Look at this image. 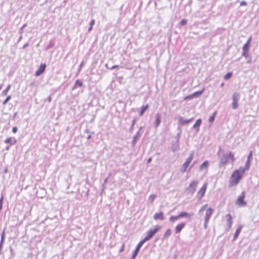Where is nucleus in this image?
Wrapping results in <instances>:
<instances>
[{
  "label": "nucleus",
  "mask_w": 259,
  "mask_h": 259,
  "mask_svg": "<svg viewBox=\"0 0 259 259\" xmlns=\"http://www.w3.org/2000/svg\"><path fill=\"white\" fill-rule=\"evenodd\" d=\"M189 164H187V165H186V163H184L183 165V167L182 168V169H181V171L182 172H185L187 170V168H188V167L189 166Z\"/></svg>",
  "instance_id": "obj_42"
},
{
  "label": "nucleus",
  "mask_w": 259,
  "mask_h": 259,
  "mask_svg": "<svg viewBox=\"0 0 259 259\" xmlns=\"http://www.w3.org/2000/svg\"><path fill=\"white\" fill-rule=\"evenodd\" d=\"M5 230L4 229L1 235L0 243L3 244L5 241Z\"/></svg>",
  "instance_id": "obj_38"
},
{
  "label": "nucleus",
  "mask_w": 259,
  "mask_h": 259,
  "mask_svg": "<svg viewBox=\"0 0 259 259\" xmlns=\"http://www.w3.org/2000/svg\"><path fill=\"white\" fill-rule=\"evenodd\" d=\"M22 38V35H21L20 36V37H19V39H18V42H19L21 40Z\"/></svg>",
  "instance_id": "obj_64"
},
{
  "label": "nucleus",
  "mask_w": 259,
  "mask_h": 259,
  "mask_svg": "<svg viewBox=\"0 0 259 259\" xmlns=\"http://www.w3.org/2000/svg\"><path fill=\"white\" fill-rule=\"evenodd\" d=\"M251 162V161H250L246 160L244 167V168L241 167L240 169L241 170L242 174H244L245 171L249 170V169L250 168Z\"/></svg>",
  "instance_id": "obj_21"
},
{
  "label": "nucleus",
  "mask_w": 259,
  "mask_h": 259,
  "mask_svg": "<svg viewBox=\"0 0 259 259\" xmlns=\"http://www.w3.org/2000/svg\"><path fill=\"white\" fill-rule=\"evenodd\" d=\"M46 67L47 65L46 64L41 63L38 70L35 71V75L36 76H39L41 75L45 71Z\"/></svg>",
  "instance_id": "obj_8"
},
{
  "label": "nucleus",
  "mask_w": 259,
  "mask_h": 259,
  "mask_svg": "<svg viewBox=\"0 0 259 259\" xmlns=\"http://www.w3.org/2000/svg\"><path fill=\"white\" fill-rule=\"evenodd\" d=\"M229 163L227 159L226 154L223 155V156L221 158L220 162V166L222 167Z\"/></svg>",
  "instance_id": "obj_19"
},
{
  "label": "nucleus",
  "mask_w": 259,
  "mask_h": 259,
  "mask_svg": "<svg viewBox=\"0 0 259 259\" xmlns=\"http://www.w3.org/2000/svg\"><path fill=\"white\" fill-rule=\"evenodd\" d=\"M241 169H236L232 173L230 180V184L231 186L237 185L242 179V175Z\"/></svg>",
  "instance_id": "obj_1"
},
{
  "label": "nucleus",
  "mask_w": 259,
  "mask_h": 259,
  "mask_svg": "<svg viewBox=\"0 0 259 259\" xmlns=\"http://www.w3.org/2000/svg\"><path fill=\"white\" fill-rule=\"evenodd\" d=\"M181 136V132H178V133L177 134L176 136L175 137L176 141L180 142V139Z\"/></svg>",
  "instance_id": "obj_44"
},
{
  "label": "nucleus",
  "mask_w": 259,
  "mask_h": 259,
  "mask_svg": "<svg viewBox=\"0 0 259 259\" xmlns=\"http://www.w3.org/2000/svg\"><path fill=\"white\" fill-rule=\"evenodd\" d=\"M252 159V151H251L249 152V154H248V155L247 156V160H249V161H251Z\"/></svg>",
  "instance_id": "obj_43"
},
{
  "label": "nucleus",
  "mask_w": 259,
  "mask_h": 259,
  "mask_svg": "<svg viewBox=\"0 0 259 259\" xmlns=\"http://www.w3.org/2000/svg\"><path fill=\"white\" fill-rule=\"evenodd\" d=\"M226 156L228 162L233 163L236 159L234 156V154L232 152H230L228 154H226Z\"/></svg>",
  "instance_id": "obj_16"
},
{
  "label": "nucleus",
  "mask_w": 259,
  "mask_h": 259,
  "mask_svg": "<svg viewBox=\"0 0 259 259\" xmlns=\"http://www.w3.org/2000/svg\"><path fill=\"white\" fill-rule=\"evenodd\" d=\"M93 29V27H91V26H90L89 28H88V32H90Z\"/></svg>",
  "instance_id": "obj_63"
},
{
  "label": "nucleus",
  "mask_w": 259,
  "mask_h": 259,
  "mask_svg": "<svg viewBox=\"0 0 259 259\" xmlns=\"http://www.w3.org/2000/svg\"><path fill=\"white\" fill-rule=\"evenodd\" d=\"M226 218H227L226 224L228 226V228L226 230V231H228L231 228L232 225V216L230 214H227L226 215Z\"/></svg>",
  "instance_id": "obj_13"
},
{
  "label": "nucleus",
  "mask_w": 259,
  "mask_h": 259,
  "mask_svg": "<svg viewBox=\"0 0 259 259\" xmlns=\"http://www.w3.org/2000/svg\"><path fill=\"white\" fill-rule=\"evenodd\" d=\"M250 47V45H248V43H245L243 45V48H242L243 51L242 53V55H245V53H248Z\"/></svg>",
  "instance_id": "obj_22"
},
{
  "label": "nucleus",
  "mask_w": 259,
  "mask_h": 259,
  "mask_svg": "<svg viewBox=\"0 0 259 259\" xmlns=\"http://www.w3.org/2000/svg\"><path fill=\"white\" fill-rule=\"evenodd\" d=\"M213 212V209L211 207L208 208L206 210L205 216L204 218V220H205V222H208L212 213Z\"/></svg>",
  "instance_id": "obj_14"
},
{
  "label": "nucleus",
  "mask_w": 259,
  "mask_h": 259,
  "mask_svg": "<svg viewBox=\"0 0 259 259\" xmlns=\"http://www.w3.org/2000/svg\"><path fill=\"white\" fill-rule=\"evenodd\" d=\"M46 101H48L49 103H50L52 101V98L51 96H49L46 100Z\"/></svg>",
  "instance_id": "obj_54"
},
{
  "label": "nucleus",
  "mask_w": 259,
  "mask_h": 259,
  "mask_svg": "<svg viewBox=\"0 0 259 259\" xmlns=\"http://www.w3.org/2000/svg\"><path fill=\"white\" fill-rule=\"evenodd\" d=\"M92 138V135L90 134L88 135V136L87 137V140H90Z\"/></svg>",
  "instance_id": "obj_61"
},
{
  "label": "nucleus",
  "mask_w": 259,
  "mask_h": 259,
  "mask_svg": "<svg viewBox=\"0 0 259 259\" xmlns=\"http://www.w3.org/2000/svg\"><path fill=\"white\" fill-rule=\"evenodd\" d=\"M247 3L245 1H242L240 3V6H246Z\"/></svg>",
  "instance_id": "obj_53"
},
{
  "label": "nucleus",
  "mask_w": 259,
  "mask_h": 259,
  "mask_svg": "<svg viewBox=\"0 0 259 259\" xmlns=\"http://www.w3.org/2000/svg\"><path fill=\"white\" fill-rule=\"evenodd\" d=\"M140 137H141V134H139V132H137L136 135L135 136H134L133 139L131 142V144H132L133 147H134L136 145L138 139Z\"/></svg>",
  "instance_id": "obj_18"
},
{
  "label": "nucleus",
  "mask_w": 259,
  "mask_h": 259,
  "mask_svg": "<svg viewBox=\"0 0 259 259\" xmlns=\"http://www.w3.org/2000/svg\"><path fill=\"white\" fill-rule=\"evenodd\" d=\"M240 99V95L238 93H234L232 95L233 102L232 107L233 109H236L238 108V102Z\"/></svg>",
  "instance_id": "obj_4"
},
{
  "label": "nucleus",
  "mask_w": 259,
  "mask_h": 259,
  "mask_svg": "<svg viewBox=\"0 0 259 259\" xmlns=\"http://www.w3.org/2000/svg\"><path fill=\"white\" fill-rule=\"evenodd\" d=\"M28 46V44L26 43V44H24V46H23V49H24Z\"/></svg>",
  "instance_id": "obj_59"
},
{
  "label": "nucleus",
  "mask_w": 259,
  "mask_h": 259,
  "mask_svg": "<svg viewBox=\"0 0 259 259\" xmlns=\"http://www.w3.org/2000/svg\"><path fill=\"white\" fill-rule=\"evenodd\" d=\"M186 224L184 222H182L180 224L177 225L175 228V232L176 234L180 233L182 229L185 227Z\"/></svg>",
  "instance_id": "obj_11"
},
{
  "label": "nucleus",
  "mask_w": 259,
  "mask_h": 259,
  "mask_svg": "<svg viewBox=\"0 0 259 259\" xmlns=\"http://www.w3.org/2000/svg\"><path fill=\"white\" fill-rule=\"evenodd\" d=\"M82 85L83 84L82 81L79 79H77L75 81L74 85L72 87V90H74L77 88V87H81L82 86Z\"/></svg>",
  "instance_id": "obj_25"
},
{
  "label": "nucleus",
  "mask_w": 259,
  "mask_h": 259,
  "mask_svg": "<svg viewBox=\"0 0 259 259\" xmlns=\"http://www.w3.org/2000/svg\"><path fill=\"white\" fill-rule=\"evenodd\" d=\"M171 231L170 229H167L164 234L162 239H167L171 235Z\"/></svg>",
  "instance_id": "obj_31"
},
{
  "label": "nucleus",
  "mask_w": 259,
  "mask_h": 259,
  "mask_svg": "<svg viewBox=\"0 0 259 259\" xmlns=\"http://www.w3.org/2000/svg\"><path fill=\"white\" fill-rule=\"evenodd\" d=\"M179 219V215H177V216H171L170 218H169V221L170 222H175L176 220H177Z\"/></svg>",
  "instance_id": "obj_39"
},
{
  "label": "nucleus",
  "mask_w": 259,
  "mask_h": 259,
  "mask_svg": "<svg viewBox=\"0 0 259 259\" xmlns=\"http://www.w3.org/2000/svg\"><path fill=\"white\" fill-rule=\"evenodd\" d=\"M202 123V120L201 118L198 119L195 123L193 124L192 128L194 129L197 132L199 131V127Z\"/></svg>",
  "instance_id": "obj_12"
},
{
  "label": "nucleus",
  "mask_w": 259,
  "mask_h": 259,
  "mask_svg": "<svg viewBox=\"0 0 259 259\" xmlns=\"http://www.w3.org/2000/svg\"><path fill=\"white\" fill-rule=\"evenodd\" d=\"M180 149L179 142L176 141L172 143L171 150L172 152H175Z\"/></svg>",
  "instance_id": "obj_20"
},
{
  "label": "nucleus",
  "mask_w": 259,
  "mask_h": 259,
  "mask_svg": "<svg viewBox=\"0 0 259 259\" xmlns=\"http://www.w3.org/2000/svg\"><path fill=\"white\" fill-rule=\"evenodd\" d=\"M26 25H26V24H24V25H23L21 27V28L20 29V30H19V32L20 33V34H22V32H23V31H22L23 29H24V28L26 26Z\"/></svg>",
  "instance_id": "obj_47"
},
{
  "label": "nucleus",
  "mask_w": 259,
  "mask_h": 259,
  "mask_svg": "<svg viewBox=\"0 0 259 259\" xmlns=\"http://www.w3.org/2000/svg\"><path fill=\"white\" fill-rule=\"evenodd\" d=\"M197 184V181H193L190 184L188 188V190L190 193L193 194L195 192Z\"/></svg>",
  "instance_id": "obj_7"
},
{
  "label": "nucleus",
  "mask_w": 259,
  "mask_h": 259,
  "mask_svg": "<svg viewBox=\"0 0 259 259\" xmlns=\"http://www.w3.org/2000/svg\"><path fill=\"white\" fill-rule=\"evenodd\" d=\"M161 226L159 225L155 226V228L153 229L148 230L147 232L146 236L142 239L144 242H147L150 240L154 235L161 229Z\"/></svg>",
  "instance_id": "obj_2"
},
{
  "label": "nucleus",
  "mask_w": 259,
  "mask_h": 259,
  "mask_svg": "<svg viewBox=\"0 0 259 259\" xmlns=\"http://www.w3.org/2000/svg\"><path fill=\"white\" fill-rule=\"evenodd\" d=\"M152 160V157H150L147 160V163H150Z\"/></svg>",
  "instance_id": "obj_62"
},
{
  "label": "nucleus",
  "mask_w": 259,
  "mask_h": 259,
  "mask_svg": "<svg viewBox=\"0 0 259 259\" xmlns=\"http://www.w3.org/2000/svg\"><path fill=\"white\" fill-rule=\"evenodd\" d=\"M136 121H137V118L136 117H135L134 118L133 120H132V125H131L130 128H129L130 132H132L133 131L134 128V126L136 122Z\"/></svg>",
  "instance_id": "obj_33"
},
{
  "label": "nucleus",
  "mask_w": 259,
  "mask_h": 259,
  "mask_svg": "<svg viewBox=\"0 0 259 259\" xmlns=\"http://www.w3.org/2000/svg\"><path fill=\"white\" fill-rule=\"evenodd\" d=\"M251 37L250 36L247 40V41H246V43H248V45H250V42H251Z\"/></svg>",
  "instance_id": "obj_55"
},
{
  "label": "nucleus",
  "mask_w": 259,
  "mask_h": 259,
  "mask_svg": "<svg viewBox=\"0 0 259 259\" xmlns=\"http://www.w3.org/2000/svg\"><path fill=\"white\" fill-rule=\"evenodd\" d=\"M11 84H9L7 86V87L6 88V89L5 90H4L2 92L1 96H6L7 95L8 92H9V91L11 89Z\"/></svg>",
  "instance_id": "obj_34"
},
{
  "label": "nucleus",
  "mask_w": 259,
  "mask_h": 259,
  "mask_svg": "<svg viewBox=\"0 0 259 259\" xmlns=\"http://www.w3.org/2000/svg\"><path fill=\"white\" fill-rule=\"evenodd\" d=\"M156 197V195L155 194H151L149 197V200L152 203Z\"/></svg>",
  "instance_id": "obj_40"
},
{
  "label": "nucleus",
  "mask_w": 259,
  "mask_h": 259,
  "mask_svg": "<svg viewBox=\"0 0 259 259\" xmlns=\"http://www.w3.org/2000/svg\"><path fill=\"white\" fill-rule=\"evenodd\" d=\"M55 46V42L53 40H50L48 45L46 47L45 51H48Z\"/></svg>",
  "instance_id": "obj_30"
},
{
  "label": "nucleus",
  "mask_w": 259,
  "mask_h": 259,
  "mask_svg": "<svg viewBox=\"0 0 259 259\" xmlns=\"http://www.w3.org/2000/svg\"><path fill=\"white\" fill-rule=\"evenodd\" d=\"M8 167H5V168L4 169V172L5 173H7V172H8Z\"/></svg>",
  "instance_id": "obj_60"
},
{
  "label": "nucleus",
  "mask_w": 259,
  "mask_h": 259,
  "mask_svg": "<svg viewBox=\"0 0 259 259\" xmlns=\"http://www.w3.org/2000/svg\"><path fill=\"white\" fill-rule=\"evenodd\" d=\"M95 20L94 19H92L90 22V25L91 26V27H93V25L95 24Z\"/></svg>",
  "instance_id": "obj_48"
},
{
  "label": "nucleus",
  "mask_w": 259,
  "mask_h": 259,
  "mask_svg": "<svg viewBox=\"0 0 259 259\" xmlns=\"http://www.w3.org/2000/svg\"><path fill=\"white\" fill-rule=\"evenodd\" d=\"M187 23V20L185 19H182L180 22V24L182 26H184L185 25H186Z\"/></svg>",
  "instance_id": "obj_45"
},
{
  "label": "nucleus",
  "mask_w": 259,
  "mask_h": 259,
  "mask_svg": "<svg viewBox=\"0 0 259 259\" xmlns=\"http://www.w3.org/2000/svg\"><path fill=\"white\" fill-rule=\"evenodd\" d=\"M245 197V191H243L242 192L241 194L239 196L236 201V204L239 206H245L246 205L247 203L244 201V198Z\"/></svg>",
  "instance_id": "obj_3"
},
{
  "label": "nucleus",
  "mask_w": 259,
  "mask_h": 259,
  "mask_svg": "<svg viewBox=\"0 0 259 259\" xmlns=\"http://www.w3.org/2000/svg\"><path fill=\"white\" fill-rule=\"evenodd\" d=\"M124 249V245L122 244L120 250H119V252H121L123 251Z\"/></svg>",
  "instance_id": "obj_52"
},
{
  "label": "nucleus",
  "mask_w": 259,
  "mask_h": 259,
  "mask_svg": "<svg viewBox=\"0 0 259 259\" xmlns=\"http://www.w3.org/2000/svg\"><path fill=\"white\" fill-rule=\"evenodd\" d=\"M207 223H208V222H205V220H204V228L205 229H206L207 227Z\"/></svg>",
  "instance_id": "obj_56"
},
{
  "label": "nucleus",
  "mask_w": 259,
  "mask_h": 259,
  "mask_svg": "<svg viewBox=\"0 0 259 259\" xmlns=\"http://www.w3.org/2000/svg\"><path fill=\"white\" fill-rule=\"evenodd\" d=\"M5 143L9 144L10 146H12L17 143V140L15 138L9 137L5 140Z\"/></svg>",
  "instance_id": "obj_15"
},
{
  "label": "nucleus",
  "mask_w": 259,
  "mask_h": 259,
  "mask_svg": "<svg viewBox=\"0 0 259 259\" xmlns=\"http://www.w3.org/2000/svg\"><path fill=\"white\" fill-rule=\"evenodd\" d=\"M242 56L244 57L246 59V63L247 64H250L252 62V58L250 55L248 54V53H245V55H242Z\"/></svg>",
  "instance_id": "obj_27"
},
{
  "label": "nucleus",
  "mask_w": 259,
  "mask_h": 259,
  "mask_svg": "<svg viewBox=\"0 0 259 259\" xmlns=\"http://www.w3.org/2000/svg\"><path fill=\"white\" fill-rule=\"evenodd\" d=\"M232 75H233L232 72H229L224 76V79L225 80H228V79H229L230 78H231Z\"/></svg>",
  "instance_id": "obj_36"
},
{
  "label": "nucleus",
  "mask_w": 259,
  "mask_h": 259,
  "mask_svg": "<svg viewBox=\"0 0 259 259\" xmlns=\"http://www.w3.org/2000/svg\"><path fill=\"white\" fill-rule=\"evenodd\" d=\"M18 131V128L16 126H14L12 128V132L14 133H17Z\"/></svg>",
  "instance_id": "obj_49"
},
{
  "label": "nucleus",
  "mask_w": 259,
  "mask_h": 259,
  "mask_svg": "<svg viewBox=\"0 0 259 259\" xmlns=\"http://www.w3.org/2000/svg\"><path fill=\"white\" fill-rule=\"evenodd\" d=\"M206 206H207V204H205V205L202 206L201 207V208H200V209L199 210V211H201L204 210L205 209Z\"/></svg>",
  "instance_id": "obj_51"
},
{
  "label": "nucleus",
  "mask_w": 259,
  "mask_h": 259,
  "mask_svg": "<svg viewBox=\"0 0 259 259\" xmlns=\"http://www.w3.org/2000/svg\"><path fill=\"white\" fill-rule=\"evenodd\" d=\"M153 219L155 220H163L164 218L163 211H161L159 212L155 213L153 216Z\"/></svg>",
  "instance_id": "obj_17"
},
{
  "label": "nucleus",
  "mask_w": 259,
  "mask_h": 259,
  "mask_svg": "<svg viewBox=\"0 0 259 259\" xmlns=\"http://www.w3.org/2000/svg\"><path fill=\"white\" fill-rule=\"evenodd\" d=\"M204 91V89H203L201 90H200V91H198L193 93V97L195 98L199 97L202 95V94L203 93Z\"/></svg>",
  "instance_id": "obj_29"
},
{
  "label": "nucleus",
  "mask_w": 259,
  "mask_h": 259,
  "mask_svg": "<svg viewBox=\"0 0 259 259\" xmlns=\"http://www.w3.org/2000/svg\"><path fill=\"white\" fill-rule=\"evenodd\" d=\"M207 188V184L205 183L197 192V197L199 200H200L204 195Z\"/></svg>",
  "instance_id": "obj_6"
},
{
  "label": "nucleus",
  "mask_w": 259,
  "mask_h": 259,
  "mask_svg": "<svg viewBox=\"0 0 259 259\" xmlns=\"http://www.w3.org/2000/svg\"><path fill=\"white\" fill-rule=\"evenodd\" d=\"M193 98H195L193 97V94H191V95H188V96H186V97L184 98V99H185V100H191V99H193Z\"/></svg>",
  "instance_id": "obj_46"
},
{
  "label": "nucleus",
  "mask_w": 259,
  "mask_h": 259,
  "mask_svg": "<svg viewBox=\"0 0 259 259\" xmlns=\"http://www.w3.org/2000/svg\"><path fill=\"white\" fill-rule=\"evenodd\" d=\"M10 252L11 254V255L12 256V257L15 255V254L13 252V249L12 248H10Z\"/></svg>",
  "instance_id": "obj_57"
},
{
  "label": "nucleus",
  "mask_w": 259,
  "mask_h": 259,
  "mask_svg": "<svg viewBox=\"0 0 259 259\" xmlns=\"http://www.w3.org/2000/svg\"><path fill=\"white\" fill-rule=\"evenodd\" d=\"M178 215H179V219L182 218H187L190 219L191 216V214H189L188 212H185V211H182Z\"/></svg>",
  "instance_id": "obj_24"
},
{
  "label": "nucleus",
  "mask_w": 259,
  "mask_h": 259,
  "mask_svg": "<svg viewBox=\"0 0 259 259\" xmlns=\"http://www.w3.org/2000/svg\"><path fill=\"white\" fill-rule=\"evenodd\" d=\"M217 114V111H215L213 113L212 115L209 117L208 121L210 123H212L214 121Z\"/></svg>",
  "instance_id": "obj_32"
},
{
  "label": "nucleus",
  "mask_w": 259,
  "mask_h": 259,
  "mask_svg": "<svg viewBox=\"0 0 259 259\" xmlns=\"http://www.w3.org/2000/svg\"><path fill=\"white\" fill-rule=\"evenodd\" d=\"M193 158V153H192L190 156H189V157L187 159V160H186V161L184 162V163H186V165H187V164H190V163H191V162L192 161V159Z\"/></svg>",
  "instance_id": "obj_35"
},
{
  "label": "nucleus",
  "mask_w": 259,
  "mask_h": 259,
  "mask_svg": "<svg viewBox=\"0 0 259 259\" xmlns=\"http://www.w3.org/2000/svg\"><path fill=\"white\" fill-rule=\"evenodd\" d=\"M241 229H242L241 226H239L236 230L235 233L233 236L234 240H236L237 238V237H238V235L241 231Z\"/></svg>",
  "instance_id": "obj_28"
},
{
  "label": "nucleus",
  "mask_w": 259,
  "mask_h": 259,
  "mask_svg": "<svg viewBox=\"0 0 259 259\" xmlns=\"http://www.w3.org/2000/svg\"><path fill=\"white\" fill-rule=\"evenodd\" d=\"M11 96H8L7 97V98H6V99L3 101V105H5L9 101V100L11 99Z\"/></svg>",
  "instance_id": "obj_41"
},
{
  "label": "nucleus",
  "mask_w": 259,
  "mask_h": 259,
  "mask_svg": "<svg viewBox=\"0 0 259 259\" xmlns=\"http://www.w3.org/2000/svg\"><path fill=\"white\" fill-rule=\"evenodd\" d=\"M5 230L4 229L1 235L0 243L3 244L5 241Z\"/></svg>",
  "instance_id": "obj_37"
},
{
  "label": "nucleus",
  "mask_w": 259,
  "mask_h": 259,
  "mask_svg": "<svg viewBox=\"0 0 259 259\" xmlns=\"http://www.w3.org/2000/svg\"><path fill=\"white\" fill-rule=\"evenodd\" d=\"M118 67H119L118 65H114V66H112L111 67H110V70H113V69H114L115 68H117Z\"/></svg>",
  "instance_id": "obj_50"
},
{
  "label": "nucleus",
  "mask_w": 259,
  "mask_h": 259,
  "mask_svg": "<svg viewBox=\"0 0 259 259\" xmlns=\"http://www.w3.org/2000/svg\"><path fill=\"white\" fill-rule=\"evenodd\" d=\"M83 64H84V62L83 61H82L79 66V70H80L82 68V67L83 66Z\"/></svg>",
  "instance_id": "obj_58"
},
{
  "label": "nucleus",
  "mask_w": 259,
  "mask_h": 259,
  "mask_svg": "<svg viewBox=\"0 0 259 259\" xmlns=\"http://www.w3.org/2000/svg\"><path fill=\"white\" fill-rule=\"evenodd\" d=\"M161 117V115L160 113H157L155 114V121L154 122V126L155 127L157 128L160 124Z\"/></svg>",
  "instance_id": "obj_10"
},
{
  "label": "nucleus",
  "mask_w": 259,
  "mask_h": 259,
  "mask_svg": "<svg viewBox=\"0 0 259 259\" xmlns=\"http://www.w3.org/2000/svg\"><path fill=\"white\" fill-rule=\"evenodd\" d=\"M193 118H191L189 119H185L183 117L180 116L178 118V123L181 125H184L191 122L193 120Z\"/></svg>",
  "instance_id": "obj_9"
},
{
  "label": "nucleus",
  "mask_w": 259,
  "mask_h": 259,
  "mask_svg": "<svg viewBox=\"0 0 259 259\" xmlns=\"http://www.w3.org/2000/svg\"><path fill=\"white\" fill-rule=\"evenodd\" d=\"M148 107H149V105L148 104H146V105L142 106L141 108L140 112L139 113L140 116H143L144 113H145V112L148 108Z\"/></svg>",
  "instance_id": "obj_26"
},
{
  "label": "nucleus",
  "mask_w": 259,
  "mask_h": 259,
  "mask_svg": "<svg viewBox=\"0 0 259 259\" xmlns=\"http://www.w3.org/2000/svg\"><path fill=\"white\" fill-rule=\"evenodd\" d=\"M209 162L207 160L204 161L200 166L199 170H203L204 169H207L208 167Z\"/></svg>",
  "instance_id": "obj_23"
},
{
  "label": "nucleus",
  "mask_w": 259,
  "mask_h": 259,
  "mask_svg": "<svg viewBox=\"0 0 259 259\" xmlns=\"http://www.w3.org/2000/svg\"><path fill=\"white\" fill-rule=\"evenodd\" d=\"M144 241L142 240L140 241L138 245H137L135 250L134 251L131 259H135V258L137 257L138 253L139 252V251L140 250V248H141L142 246L143 245V244L145 243Z\"/></svg>",
  "instance_id": "obj_5"
}]
</instances>
